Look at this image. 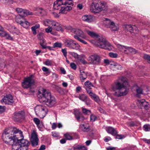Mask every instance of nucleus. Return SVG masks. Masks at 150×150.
I'll return each mask as SVG.
<instances>
[{"instance_id": "1", "label": "nucleus", "mask_w": 150, "mask_h": 150, "mask_svg": "<svg viewBox=\"0 0 150 150\" xmlns=\"http://www.w3.org/2000/svg\"><path fill=\"white\" fill-rule=\"evenodd\" d=\"M128 84L127 78L120 76L112 85V89L115 91L114 95L117 96H120L126 95L128 90L127 86Z\"/></svg>"}, {"instance_id": "2", "label": "nucleus", "mask_w": 150, "mask_h": 150, "mask_svg": "<svg viewBox=\"0 0 150 150\" xmlns=\"http://www.w3.org/2000/svg\"><path fill=\"white\" fill-rule=\"evenodd\" d=\"M84 32L92 37L96 38L97 41L95 45L99 47L109 51L113 50V47L102 36H99L95 32L87 29H85Z\"/></svg>"}, {"instance_id": "3", "label": "nucleus", "mask_w": 150, "mask_h": 150, "mask_svg": "<svg viewBox=\"0 0 150 150\" xmlns=\"http://www.w3.org/2000/svg\"><path fill=\"white\" fill-rule=\"evenodd\" d=\"M72 0H57L54 4V8L59 10V13H67L72 9L74 5Z\"/></svg>"}, {"instance_id": "4", "label": "nucleus", "mask_w": 150, "mask_h": 150, "mask_svg": "<svg viewBox=\"0 0 150 150\" xmlns=\"http://www.w3.org/2000/svg\"><path fill=\"white\" fill-rule=\"evenodd\" d=\"M38 96L40 102L44 103L50 107L53 106L56 103L54 97L52 96L50 92L44 89L42 91L41 93L39 92Z\"/></svg>"}, {"instance_id": "5", "label": "nucleus", "mask_w": 150, "mask_h": 150, "mask_svg": "<svg viewBox=\"0 0 150 150\" xmlns=\"http://www.w3.org/2000/svg\"><path fill=\"white\" fill-rule=\"evenodd\" d=\"M108 6L106 3L100 1H93L90 7L91 12L94 14L99 13L103 11L106 10Z\"/></svg>"}, {"instance_id": "6", "label": "nucleus", "mask_w": 150, "mask_h": 150, "mask_svg": "<svg viewBox=\"0 0 150 150\" xmlns=\"http://www.w3.org/2000/svg\"><path fill=\"white\" fill-rule=\"evenodd\" d=\"M69 30L72 34H75L74 38L77 40L84 44H86L87 42L82 39L86 40L87 37L84 32L80 29L77 28L70 27Z\"/></svg>"}, {"instance_id": "7", "label": "nucleus", "mask_w": 150, "mask_h": 150, "mask_svg": "<svg viewBox=\"0 0 150 150\" xmlns=\"http://www.w3.org/2000/svg\"><path fill=\"white\" fill-rule=\"evenodd\" d=\"M20 140L18 142L12 144V150H28L30 144L29 141L23 138Z\"/></svg>"}, {"instance_id": "8", "label": "nucleus", "mask_w": 150, "mask_h": 150, "mask_svg": "<svg viewBox=\"0 0 150 150\" xmlns=\"http://www.w3.org/2000/svg\"><path fill=\"white\" fill-rule=\"evenodd\" d=\"M12 128L5 129L2 134V138L4 142L12 145L13 144Z\"/></svg>"}, {"instance_id": "9", "label": "nucleus", "mask_w": 150, "mask_h": 150, "mask_svg": "<svg viewBox=\"0 0 150 150\" xmlns=\"http://www.w3.org/2000/svg\"><path fill=\"white\" fill-rule=\"evenodd\" d=\"M74 40L70 39H65L64 44L67 47L76 50H78L81 47L79 45L77 42H74Z\"/></svg>"}, {"instance_id": "10", "label": "nucleus", "mask_w": 150, "mask_h": 150, "mask_svg": "<svg viewBox=\"0 0 150 150\" xmlns=\"http://www.w3.org/2000/svg\"><path fill=\"white\" fill-rule=\"evenodd\" d=\"M35 110L36 114L41 118H43L47 112L46 108L42 105H38L36 106Z\"/></svg>"}, {"instance_id": "11", "label": "nucleus", "mask_w": 150, "mask_h": 150, "mask_svg": "<svg viewBox=\"0 0 150 150\" xmlns=\"http://www.w3.org/2000/svg\"><path fill=\"white\" fill-rule=\"evenodd\" d=\"M116 46L120 51L125 54H134L137 52V51L135 49L130 47L122 45L119 44H117Z\"/></svg>"}, {"instance_id": "12", "label": "nucleus", "mask_w": 150, "mask_h": 150, "mask_svg": "<svg viewBox=\"0 0 150 150\" xmlns=\"http://www.w3.org/2000/svg\"><path fill=\"white\" fill-rule=\"evenodd\" d=\"M12 130L13 143L16 141L18 142L21 140V139L23 138L22 132L21 131L16 128H12Z\"/></svg>"}, {"instance_id": "13", "label": "nucleus", "mask_w": 150, "mask_h": 150, "mask_svg": "<svg viewBox=\"0 0 150 150\" xmlns=\"http://www.w3.org/2000/svg\"><path fill=\"white\" fill-rule=\"evenodd\" d=\"M104 23L107 28H110L112 31H117L119 29L118 26L115 25V23L112 21L107 18H105Z\"/></svg>"}, {"instance_id": "14", "label": "nucleus", "mask_w": 150, "mask_h": 150, "mask_svg": "<svg viewBox=\"0 0 150 150\" xmlns=\"http://www.w3.org/2000/svg\"><path fill=\"white\" fill-rule=\"evenodd\" d=\"M30 140L33 146H35L38 145L39 139L37 133L34 130L32 131Z\"/></svg>"}, {"instance_id": "15", "label": "nucleus", "mask_w": 150, "mask_h": 150, "mask_svg": "<svg viewBox=\"0 0 150 150\" xmlns=\"http://www.w3.org/2000/svg\"><path fill=\"white\" fill-rule=\"evenodd\" d=\"M88 60L91 64L98 65L100 63L101 59L99 56L94 54L89 57Z\"/></svg>"}, {"instance_id": "16", "label": "nucleus", "mask_w": 150, "mask_h": 150, "mask_svg": "<svg viewBox=\"0 0 150 150\" xmlns=\"http://www.w3.org/2000/svg\"><path fill=\"white\" fill-rule=\"evenodd\" d=\"M34 82V80L31 76L25 78L22 85L24 88H27L30 87Z\"/></svg>"}, {"instance_id": "17", "label": "nucleus", "mask_w": 150, "mask_h": 150, "mask_svg": "<svg viewBox=\"0 0 150 150\" xmlns=\"http://www.w3.org/2000/svg\"><path fill=\"white\" fill-rule=\"evenodd\" d=\"M25 118V113L23 111L16 112L14 113L13 120L16 121H20L23 120Z\"/></svg>"}, {"instance_id": "18", "label": "nucleus", "mask_w": 150, "mask_h": 150, "mask_svg": "<svg viewBox=\"0 0 150 150\" xmlns=\"http://www.w3.org/2000/svg\"><path fill=\"white\" fill-rule=\"evenodd\" d=\"M1 102L3 104L11 105L13 103L14 101L12 96L9 95L4 96L1 100Z\"/></svg>"}, {"instance_id": "19", "label": "nucleus", "mask_w": 150, "mask_h": 150, "mask_svg": "<svg viewBox=\"0 0 150 150\" xmlns=\"http://www.w3.org/2000/svg\"><path fill=\"white\" fill-rule=\"evenodd\" d=\"M81 18L83 21L89 23L94 21L95 20V17L89 14L83 16Z\"/></svg>"}, {"instance_id": "20", "label": "nucleus", "mask_w": 150, "mask_h": 150, "mask_svg": "<svg viewBox=\"0 0 150 150\" xmlns=\"http://www.w3.org/2000/svg\"><path fill=\"white\" fill-rule=\"evenodd\" d=\"M16 11L19 13V15L21 16H25L28 15H32L33 14L32 12L29 11L28 10H24L20 8H16Z\"/></svg>"}, {"instance_id": "21", "label": "nucleus", "mask_w": 150, "mask_h": 150, "mask_svg": "<svg viewBox=\"0 0 150 150\" xmlns=\"http://www.w3.org/2000/svg\"><path fill=\"white\" fill-rule=\"evenodd\" d=\"M79 99L85 102L86 104L88 106H90L91 100L88 98L87 96L85 94H80L78 96Z\"/></svg>"}, {"instance_id": "22", "label": "nucleus", "mask_w": 150, "mask_h": 150, "mask_svg": "<svg viewBox=\"0 0 150 150\" xmlns=\"http://www.w3.org/2000/svg\"><path fill=\"white\" fill-rule=\"evenodd\" d=\"M125 27L127 30L131 33H136L138 32L137 28L135 25L131 26L130 25H126Z\"/></svg>"}, {"instance_id": "23", "label": "nucleus", "mask_w": 150, "mask_h": 150, "mask_svg": "<svg viewBox=\"0 0 150 150\" xmlns=\"http://www.w3.org/2000/svg\"><path fill=\"white\" fill-rule=\"evenodd\" d=\"M52 27L53 29L55 30L61 32L63 31L62 25L59 23L55 21Z\"/></svg>"}, {"instance_id": "24", "label": "nucleus", "mask_w": 150, "mask_h": 150, "mask_svg": "<svg viewBox=\"0 0 150 150\" xmlns=\"http://www.w3.org/2000/svg\"><path fill=\"white\" fill-rule=\"evenodd\" d=\"M74 114L76 118L78 121H81L84 119V118L81 116V114L79 111L77 110H74Z\"/></svg>"}, {"instance_id": "25", "label": "nucleus", "mask_w": 150, "mask_h": 150, "mask_svg": "<svg viewBox=\"0 0 150 150\" xmlns=\"http://www.w3.org/2000/svg\"><path fill=\"white\" fill-rule=\"evenodd\" d=\"M107 132L111 134L113 136H115L117 134V131L114 128L112 127H108L106 129Z\"/></svg>"}, {"instance_id": "26", "label": "nucleus", "mask_w": 150, "mask_h": 150, "mask_svg": "<svg viewBox=\"0 0 150 150\" xmlns=\"http://www.w3.org/2000/svg\"><path fill=\"white\" fill-rule=\"evenodd\" d=\"M111 65V67L114 70H121L122 68V66L117 63L113 62Z\"/></svg>"}, {"instance_id": "27", "label": "nucleus", "mask_w": 150, "mask_h": 150, "mask_svg": "<svg viewBox=\"0 0 150 150\" xmlns=\"http://www.w3.org/2000/svg\"><path fill=\"white\" fill-rule=\"evenodd\" d=\"M79 128L84 132H87L90 130L89 125L86 124H81L80 125Z\"/></svg>"}, {"instance_id": "28", "label": "nucleus", "mask_w": 150, "mask_h": 150, "mask_svg": "<svg viewBox=\"0 0 150 150\" xmlns=\"http://www.w3.org/2000/svg\"><path fill=\"white\" fill-rule=\"evenodd\" d=\"M54 21L53 20L47 19L44 21L43 23L45 26L52 27Z\"/></svg>"}, {"instance_id": "29", "label": "nucleus", "mask_w": 150, "mask_h": 150, "mask_svg": "<svg viewBox=\"0 0 150 150\" xmlns=\"http://www.w3.org/2000/svg\"><path fill=\"white\" fill-rule=\"evenodd\" d=\"M79 77L81 81H84L87 77L86 74L83 70H81L80 71Z\"/></svg>"}, {"instance_id": "30", "label": "nucleus", "mask_w": 150, "mask_h": 150, "mask_svg": "<svg viewBox=\"0 0 150 150\" xmlns=\"http://www.w3.org/2000/svg\"><path fill=\"white\" fill-rule=\"evenodd\" d=\"M23 17L20 15L16 16V22L20 24L21 25L23 22L24 21V18H23Z\"/></svg>"}, {"instance_id": "31", "label": "nucleus", "mask_w": 150, "mask_h": 150, "mask_svg": "<svg viewBox=\"0 0 150 150\" xmlns=\"http://www.w3.org/2000/svg\"><path fill=\"white\" fill-rule=\"evenodd\" d=\"M70 54L72 57L77 59L78 60H81L82 57V55H79L74 52H71Z\"/></svg>"}, {"instance_id": "32", "label": "nucleus", "mask_w": 150, "mask_h": 150, "mask_svg": "<svg viewBox=\"0 0 150 150\" xmlns=\"http://www.w3.org/2000/svg\"><path fill=\"white\" fill-rule=\"evenodd\" d=\"M136 91L137 93L136 95V96L139 98L140 97V94H143V91L142 88L137 86L136 89Z\"/></svg>"}, {"instance_id": "33", "label": "nucleus", "mask_w": 150, "mask_h": 150, "mask_svg": "<svg viewBox=\"0 0 150 150\" xmlns=\"http://www.w3.org/2000/svg\"><path fill=\"white\" fill-rule=\"evenodd\" d=\"M84 84L86 87V89H87V90H89V89H91L92 87L93 86L91 83L89 81H86L85 83Z\"/></svg>"}, {"instance_id": "34", "label": "nucleus", "mask_w": 150, "mask_h": 150, "mask_svg": "<svg viewBox=\"0 0 150 150\" xmlns=\"http://www.w3.org/2000/svg\"><path fill=\"white\" fill-rule=\"evenodd\" d=\"M137 103L138 106L143 107L144 103L145 104L146 103V101L144 99L141 100H137Z\"/></svg>"}, {"instance_id": "35", "label": "nucleus", "mask_w": 150, "mask_h": 150, "mask_svg": "<svg viewBox=\"0 0 150 150\" xmlns=\"http://www.w3.org/2000/svg\"><path fill=\"white\" fill-rule=\"evenodd\" d=\"M62 44L61 42H56L53 44V47L55 48L58 47L59 48L62 47Z\"/></svg>"}, {"instance_id": "36", "label": "nucleus", "mask_w": 150, "mask_h": 150, "mask_svg": "<svg viewBox=\"0 0 150 150\" xmlns=\"http://www.w3.org/2000/svg\"><path fill=\"white\" fill-rule=\"evenodd\" d=\"M82 111L83 113L86 115H88L91 114V111L90 110H87L86 108H82Z\"/></svg>"}, {"instance_id": "37", "label": "nucleus", "mask_w": 150, "mask_h": 150, "mask_svg": "<svg viewBox=\"0 0 150 150\" xmlns=\"http://www.w3.org/2000/svg\"><path fill=\"white\" fill-rule=\"evenodd\" d=\"M30 25V23L29 22L26 21L25 19H24V21L23 22L21 25L22 26H23L24 28H27Z\"/></svg>"}, {"instance_id": "38", "label": "nucleus", "mask_w": 150, "mask_h": 150, "mask_svg": "<svg viewBox=\"0 0 150 150\" xmlns=\"http://www.w3.org/2000/svg\"><path fill=\"white\" fill-rule=\"evenodd\" d=\"M143 129L146 132L150 131V125H145L143 127Z\"/></svg>"}, {"instance_id": "39", "label": "nucleus", "mask_w": 150, "mask_h": 150, "mask_svg": "<svg viewBox=\"0 0 150 150\" xmlns=\"http://www.w3.org/2000/svg\"><path fill=\"white\" fill-rule=\"evenodd\" d=\"M10 32L17 34L19 32L18 29L14 26H12L11 27V29L10 30Z\"/></svg>"}, {"instance_id": "40", "label": "nucleus", "mask_w": 150, "mask_h": 150, "mask_svg": "<svg viewBox=\"0 0 150 150\" xmlns=\"http://www.w3.org/2000/svg\"><path fill=\"white\" fill-rule=\"evenodd\" d=\"M36 11H37V13L43 15L42 13L45 12V11L42 8H38L36 9Z\"/></svg>"}, {"instance_id": "41", "label": "nucleus", "mask_w": 150, "mask_h": 150, "mask_svg": "<svg viewBox=\"0 0 150 150\" xmlns=\"http://www.w3.org/2000/svg\"><path fill=\"white\" fill-rule=\"evenodd\" d=\"M86 91L92 99L96 95V94L93 93L90 90H87V89H86Z\"/></svg>"}, {"instance_id": "42", "label": "nucleus", "mask_w": 150, "mask_h": 150, "mask_svg": "<svg viewBox=\"0 0 150 150\" xmlns=\"http://www.w3.org/2000/svg\"><path fill=\"white\" fill-rule=\"evenodd\" d=\"M109 56L112 58H116L118 56V54L116 53L113 52H110L109 53Z\"/></svg>"}, {"instance_id": "43", "label": "nucleus", "mask_w": 150, "mask_h": 150, "mask_svg": "<svg viewBox=\"0 0 150 150\" xmlns=\"http://www.w3.org/2000/svg\"><path fill=\"white\" fill-rule=\"evenodd\" d=\"M144 58L147 60L148 62L150 64V56L147 54H144L143 56Z\"/></svg>"}, {"instance_id": "44", "label": "nucleus", "mask_w": 150, "mask_h": 150, "mask_svg": "<svg viewBox=\"0 0 150 150\" xmlns=\"http://www.w3.org/2000/svg\"><path fill=\"white\" fill-rule=\"evenodd\" d=\"M52 60L47 59L45 62V64L47 66H50L52 64Z\"/></svg>"}, {"instance_id": "45", "label": "nucleus", "mask_w": 150, "mask_h": 150, "mask_svg": "<svg viewBox=\"0 0 150 150\" xmlns=\"http://www.w3.org/2000/svg\"><path fill=\"white\" fill-rule=\"evenodd\" d=\"M64 137L68 140H72L73 137L68 133H66L64 135Z\"/></svg>"}, {"instance_id": "46", "label": "nucleus", "mask_w": 150, "mask_h": 150, "mask_svg": "<svg viewBox=\"0 0 150 150\" xmlns=\"http://www.w3.org/2000/svg\"><path fill=\"white\" fill-rule=\"evenodd\" d=\"M96 102L98 103L100 102V100L99 97L97 95H96L93 98Z\"/></svg>"}, {"instance_id": "47", "label": "nucleus", "mask_w": 150, "mask_h": 150, "mask_svg": "<svg viewBox=\"0 0 150 150\" xmlns=\"http://www.w3.org/2000/svg\"><path fill=\"white\" fill-rule=\"evenodd\" d=\"M76 149H78L79 150H86L85 147L80 145H78L77 146Z\"/></svg>"}, {"instance_id": "48", "label": "nucleus", "mask_w": 150, "mask_h": 150, "mask_svg": "<svg viewBox=\"0 0 150 150\" xmlns=\"http://www.w3.org/2000/svg\"><path fill=\"white\" fill-rule=\"evenodd\" d=\"M146 110H148L150 107V106L148 103L146 101V103H144L143 106Z\"/></svg>"}, {"instance_id": "49", "label": "nucleus", "mask_w": 150, "mask_h": 150, "mask_svg": "<svg viewBox=\"0 0 150 150\" xmlns=\"http://www.w3.org/2000/svg\"><path fill=\"white\" fill-rule=\"evenodd\" d=\"M33 121L37 126L40 124V120L38 118H35L33 119Z\"/></svg>"}, {"instance_id": "50", "label": "nucleus", "mask_w": 150, "mask_h": 150, "mask_svg": "<svg viewBox=\"0 0 150 150\" xmlns=\"http://www.w3.org/2000/svg\"><path fill=\"white\" fill-rule=\"evenodd\" d=\"M52 27L48 26L47 28L45 29V31L47 33H49L52 32Z\"/></svg>"}, {"instance_id": "51", "label": "nucleus", "mask_w": 150, "mask_h": 150, "mask_svg": "<svg viewBox=\"0 0 150 150\" xmlns=\"http://www.w3.org/2000/svg\"><path fill=\"white\" fill-rule=\"evenodd\" d=\"M42 69L44 71L46 72V73L47 74L50 73V71L48 69L45 67H43L42 68Z\"/></svg>"}, {"instance_id": "52", "label": "nucleus", "mask_w": 150, "mask_h": 150, "mask_svg": "<svg viewBox=\"0 0 150 150\" xmlns=\"http://www.w3.org/2000/svg\"><path fill=\"white\" fill-rule=\"evenodd\" d=\"M96 119V117L95 115H91L90 116V120L92 122L95 121Z\"/></svg>"}, {"instance_id": "53", "label": "nucleus", "mask_w": 150, "mask_h": 150, "mask_svg": "<svg viewBox=\"0 0 150 150\" xmlns=\"http://www.w3.org/2000/svg\"><path fill=\"white\" fill-rule=\"evenodd\" d=\"M0 1L3 3H7L10 4H13V1L12 0H1Z\"/></svg>"}, {"instance_id": "54", "label": "nucleus", "mask_w": 150, "mask_h": 150, "mask_svg": "<svg viewBox=\"0 0 150 150\" xmlns=\"http://www.w3.org/2000/svg\"><path fill=\"white\" fill-rule=\"evenodd\" d=\"M40 25L39 24H36L35 25L31 27V30H36L37 29L39 28L40 27Z\"/></svg>"}, {"instance_id": "55", "label": "nucleus", "mask_w": 150, "mask_h": 150, "mask_svg": "<svg viewBox=\"0 0 150 150\" xmlns=\"http://www.w3.org/2000/svg\"><path fill=\"white\" fill-rule=\"evenodd\" d=\"M62 52L63 55L64 56L67 58V52L66 50V49H62Z\"/></svg>"}, {"instance_id": "56", "label": "nucleus", "mask_w": 150, "mask_h": 150, "mask_svg": "<svg viewBox=\"0 0 150 150\" xmlns=\"http://www.w3.org/2000/svg\"><path fill=\"white\" fill-rule=\"evenodd\" d=\"M1 31L0 32V36L2 37H4L6 35V32L4 31H3V28H2V31Z\"/></svg>"}, {"instance_id": "57", "label": "nucleus", "mask_w": 150, "mask_h": 150, "mask_svg": "<svg viewBox=\"0 0 150 150\" xmlns=\"http://www.w3.org/2000/svg\"><path fill=\"white\" fill-rule=\"evenodd\" d=\"M70 66L71 68L74 70H75L76 69V65L74 63H71L70 64Z\"/></svg>"}, {"instance_id": "58", "label": "nucleus", "mask_w": 150, "mask_h": 150, "mask_svg": "<svg viewBox=\"0 0 150 150\" xmlns=\"http://www.w3.org/2000/svg\"><path fill=\"white\" fill-rule=\"evenodd\" d=\"M5 37L7 39L12 40L13 39L12 37L6 33V35H5Z\"/></svg>"}, {"instance_id": "59", "label": "nucleus", "mask_w": 150, "mask_h": 150, "mask_svg": "<svg viewBox=\"0 0 150 150\" xmlns=\"http://www.w3.org/2000/svg\"><path fill=\"white\" fill-rule=\"evenodd\" d=\"M124 136L121 134H117L116 135L115 138L116 139H121L123 138Z\"/></svg>"}, {"instance_id": "60", "label": "nucleus", "mask_w": 150, "mask_h": 150, "mask_svg": "<svg viewBox=\"0 0 150 150\" xmlns=\"http://www.w3.org/2000/svg\"><path fill=\"white\" fill-rule=\"evenodd\" d=\"M43 35V34L42 33H40L38 35L37 37L40 40H41L42 38V36Z\"/></svg>"}, {"instance_id": "61", "label": "nucleus", "mask_w": 150, "mask_h": 150, "mask_svg": "<svg viewBox=\"0 0 150 150\" xmlns=\"http://www.w3.org/2000/svg\"><path fill=\"white\" fill-rule=\"evenodd\" d=\"M111 140V138L109 137H108L104 139V140L105 142H107Z\"/></svg>"}, {"instance_id": "62", "label": "nucleus", "mask_w": 150, "mask_h": 150, "mask_svg": "<svg viewBox=\"0 0 150 150\" xmlns=\"http://www.w3.org/2000/svg\"><path fill=\"white\" fill-rule=\"evenodd\" d=\"M60 71L63 74H65L66 73V71L65 70V69L62 67H61L60 68Z\"/></svg>"}, {"instance_id": "63", "label": "nucleus", "mask_w": 150, "mask_h": 150, "mask_svg": "<svg viewBox=\"0 0 150 150\" xmlns=\"http://www.w3.org/2000/svg\"><path fill=\"white\" fill-rule=\"evenodd\" d=\"M143 140L146 143L148 144H150V139H147L145 138H144L143 139Z\"/></svg>"}, {"instance_id": "64", "label": "nucleus", "mask_w": 150, "mask_h": 150, "mask_svg": "<svg viewBox=\"0 0 150 150\" xmlns=\"http://www.w3.org/2000/svg\"><path fill=\"white\" fill-rule=\"evenodd\" d=\"M45 149V146L44 145H42L38 150H44Z\"/></svg>"}]
</instances>
